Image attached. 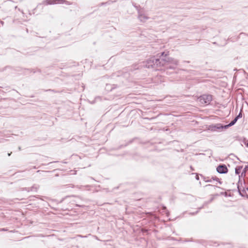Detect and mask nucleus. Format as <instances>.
Segmentation results:
<instances>
[{
    "label": "nucleus",
    "instance_id": "f257e3e1",
    "mask_svg": "<svg viewBox=\"0 0 248 248\" xmlns=\"http://www.w3.org/2000/svg\"><path fill=\"white\" fill-rule=\"evenodd\" d=\"M167 55L168 54L164 52L161 53L162 62L164 63H162V66H165L169 69H175L178 64L179 61L172 58L167 57Z\"/></svg>",
    "mask_w": 248,
    "mask_h": 248
},
{
    "label": "nucleus",
    "instance_id": "f03ea898",
    "mask_svg": "<svg viewBox=\"0 0 248 248\" xmlns=\"http://www.w3.org/2000/svg\"><path fill=\"white\" fill-rule=\"evenodd\" d=\"M162 63H164L162 62L161 55L158 59H156L155 57L151 58L146 62L145 64L144 63L143 66L148 68L153 67L157 69L162 66Z\"/></svg>",
    "mask_w": 248,
    "mask_h": 248
},
{
    "label": "nucleus",
    "instance_id": "7ed1b4c3",
    "mask_svg": "<svg viewBox=\"0 0 248 248\" xmlns=\"http://www.w3.org/2000/svg\"><path fill=\"white\" fill-rule=\"evenodd\" d=\"M198 100L202 104L207 105L212 100V96L210 94H203L198 98Z\"/></svg>",
    "mask_w": 248,
    "mask_h": 248
},
{
    "label": "nucleus",
    "instance_id": "20e7f679",
    "mask_svg": "<svg viewBox=\"0 0 248 248\" xmlns=\"http://www.w3.org/2000/svg\"><path fill=\"white\" fill-rule=\"evenodd\" d=\"M221 124H216L211 125L209 126L208 129L212 131H219L220 129H224Z\"/></svg>",
    "mask_w": 248,
    "mask_h": 248
},
{
    "label": "nucleus",
    "instance_id": "39448f33",
    "mask_svg": "<svg viewBox=\"0 0 248 248\" xmlns=\"http://www.w3.org/2000/svg\"><path fill=\"white\" fill-rule=\"evenodd\" d=\"M217 171L219 173H226L228 170L225 165H220L217 168Z\"/></svg>",
    "mask_w": 248,
    "mask_h": 248
},
{
    "label": "nucleus",
    "instance_id": "423d86ee",
    "mask_svg": "<svg viewBox=\"0 0 248 248\" xmlns=\"http://www.w3.org/2000/svg\"><path fill=\"white\" fill-rule=\"evenodd\" d=\"M138 18L141 22H144L149 19V17L139 11Z\"/></svg>",
    "mask_w": 248,
    "mask_h": 248
},
{
    "label": "nucleus",
    "instance_id": "0eeeda50",
    "mask_svg": "<svg viewBox=\"0 0 248 248\" xmlns=\"http://www.w3.org/2000/svg\"><path fill=\"white\" fill-rule=\"evenodd\" d=\"M238 190L240 195L244 197L245 196V193H243L242 191L243 190V189L244 188L242 186V183H241L240 184V182L239 181L238 186H237Z\"/></svg>",
    "mask_w": 248,
    "mask_h": 248
},
{
    "label": "nucleus",
    "instance_id": "6e6552de",
    "mask_svg": "<svg viewBox=\"0 0 248 248\" xmlns=\"http://www.w3.org/2000/svg\"><path fill=\"white\" fill-rule=\"evenodd\" d=\"M236 123L234 119L228 124L224 125V129H227L228 127L233 125Z\"/></svg>",
    "mask_w": 248,
    "mask_h": 248
},
{
    "label": "nucleus",
    "instance_id": "1a4fd4ad",
    "mask_svg": "<svg viewBox=\"0 0 248 248\" xmlns=\"http://www.w3.org/2000/svg\"><path fill=\"white\" fill-rule=\"evenodd\" d=\"M242 169V166H237L235 168V172L236 174H239Z\"/></svg>",
    "mask_w": 248,
    "mask_h": 248
},
{
    "label": "nucleus",
    "instance_id": "9d476101",
    "mask_svg": "<svg viewBox=\"0 0 248 248\" xmlns=\"http://www.w3.org/2000/svg\"><path fill=\"white\" fill-rule=\"evenodd\" d=\"M202 177L203 180L205 182H211V178H209V177H205V176H203L202 175Z\"/></svg>",
    "mask_w": 248,
    "mask_h": 248
},
{
    "label": "nucleus",
    "instance_id": "9b49d317",
    "mask_svg": "<svg viewBox=\"0 0 248 248\" xmlns=\"http://www.w3.org/2000/svg\"><path fill=\"white\" fill-rule=\"evenodd\" d=\"M211 179V180H215L216 181L218 182L220 184H221V182L219 181V178H218L216 176H212Z\"/></svg>",
    "mask_w": 248,
    "mask_h": 248
},
{
    "label": "nucleus",
    "instance_id": "f8f14e48",
    "mask_svg": "<svg viewBox=\"0 0 248 248\" xmlns=\"http://www.w3.org/2000/svg\"><path fill=\"white\" fill-rule=\"evenodd\" d=\"M238 119L241 118L242 117V114L241 111L240 112L239 114L236 116Z\"/></svg>",
    "mask_w": 248,
    "mask_h": 248
},
{
    "label": "nucleus",
    "instance_id": "ddd939ff",
    "mask_svg": "<svg viewBox=\"0 0 248 248\" xmlns=\"http://www.w3.org/2000/svg\"><path fill=\"white\" fill-rule=\"evenodd\" d=\"M242 192L243 193H245V196L246 195H247V197H248V195H247V193H246V190H245V188H244L243 189V190L242 191Z\"/></svg>",
    "mask_w": 248,
    "mask_h": 248
},
{
    "label": "nucleus",
    "instance_id": "4468645a",
    "mask_svg": "<svg viewBox=\"0 0 248 248\" xmlns=\"http://www.w3.org/2000/svg\"><path fill=\"white\" fill-rule=\"evenodd\" d=\"M238 118L236 117L234 119V120L235 121V122L236 123V122L237 121Z\"/></svg>",
    "mask_w": 248,
    "mask_h": 248
},
{
    "label": "nucleus",
    "instance_id": "2eb2a0df",
    "mask_svg": "<svg viewBox=\"0 0 248 248\" xmlns=\"http://www.w3.org/2000/svg\"><path fill=\"white\" fill-rule=\"evenodd\" d=\"M196 179L197 180H199V176L197 174L196 176Z\"/></svg>",
    "mask_w": 248,
    "mask_h": 248
},
{
    "label": "nucleus",
    "instance_id": "dca6fc26",
    "mask_svg": "<svg viewBox=\"0 0 248 248\" xmlns=\"http://www.w3.org/2000/svg\"><path fill=\"white\" fill-rule=\"evenodd\" d=\"M245 190H246V192H247V191L248 192V187H247L246 188H245Z\"/></svg>",
    "mask_w": 248,
    "mask_h": 248
},
{
    "label": "nucleus",
    "instance_id": "f3484780",
    "mask_svg": "<svg viewBox=\"0 0 248 248\" xmlns=\"http://www.w3.org/2000/svg\"><path fill=\"white\" fill-rule=\"evenodd\" d=\"M1 231H6V229H1Z\"/></svg>",
    "mask_w": 248,
    "mask_h": 248
},
{
    "label": "nucleus",
    "instance_id": "a211bd4d",
    "mask_svg": "<svg viewBox=\"0 0 248 248\" xmlns=\"http://www.w3.org/2000/svg\"><path fill=\"white\" fill-rule=\"evenodd\" d=\"M212 186V185H207L206 186Z\"/></svg>",
    "mask_w": 248,
    "mask_h": 248
},
{
    "label": "nucleus",
    "instance_id": "6ab92c4d",
    "mask_svg": "<svg viewBox=\"0 0 248 248\" xmlns=\"http://www.w3.org/2000/svg\"><path fill=\"white\" fill-rule=\"evenodd\" d=\"M11 154H12V153H10L8 154V156H10V155H11Z\"/></svg>",
    "mask_w": 248,
    "mask_h": 248
},
{
    "label": "nucleus",
    "instance_id": "aec40b11",
    "mask_svg": "<svg viewBox=\"0 0 248 248\" xmlns=\"http://www.w3.org/2000/svg\"><path fill=\"white\" fill-rule=\"evenodd\" d=\"M58 1H64V0H58Z\"/></svg>",
    "mask_w": 248,
    "mask_h": 248
},
{
    "label": "nucleus",
    "instance_id": "412c9836",
    "mask_svg": "<svg viewBox=\"0 0 248 248\" xmlns=\"http://www.w3.org/2000/svg\"><path fill=\"white\" fill-rule=\"evenodd\" d=\"M247 146L248 147V142H247V144H246Z\"/></svg>",
    "mask_w": 248,
    "mask_h": 248
},
{
    "label": "nucleus",
    "instance_id": "4be33fe9",
    "mask_svg": "<svg viewBox=\"0 0 248 248\" xmlns=\"http://www.w3.org/2000/svg\"><path fill=\"white\" fill-rule=\"evenodd\" d=\"M18 149H19V150H21V148L20 147L18 148Z\"/></svg>",
    "mask_w": 248,
    "mask_h": 248
}]
</instances>
